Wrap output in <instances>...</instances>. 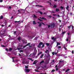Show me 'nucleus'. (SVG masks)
I'll return each mask as SVG.
<instances>
[{"instance_id":"obj_35","label":"nucleus","mask_w":74,"mask_h":74,"mask_svg":"<svg viewBox=\"0 0 74 74\" xmlns=\"http://www.w3.org/2000/svg\"><path fill=\"white\" fill-rule=\"evenodd\" d=\"M71 25H70V26H68V28L69 29H70V28H71Z\"/></svg>"},{"instance_id":"obj_46","label":"nucleus","mask_w":74,"mask_h":74,"mask_svg":"<svg viewBox=\"0 0 74 74\" xmlns=\"http://www.w3.org/2000/svg\"><path fill=\"white\" fill-rule=\"evenodd\" d=\"M5 50L6 51H8V49L6 48V49Z\"/></svg>"},{"instance_id":"obj_59","label":"nucleus","mask_w":74,"mask_h":74,"mask_svg":"<svg viewBox=\"0 0 74 74\" xmlns=\"http://www.w3.org/2000/svg\"><path fill=\"white\" fill-rule=\"evenodd\" d=\"M18 23V21H15V23Z\"/></svg>"},{"instance_id":"obj_5","label":"nucleus","mask_w":74,"mask_h":74,"mask_svg":"<svg viewBox=\"0 0 74 74\" xmlns=\"http://www.w3.org/2000/svg\"><path fill=\"white\" fill-rule=\"evenodd\" d=\"M69 6L67 5V6L66 8V9L68 11H69Z\"/></svg>"},{"instance_id":"obj_58","label":"nucleus","mask_w":74,"mask_h":74,"mask_svg":"<svg viewBox=\"0 0 74 74\" xmlns=\"http://www.w3.org/2000/svg\"><path fill=\"white\" fill-rule=\"evenodd\" d=\"M19 56H21V54H20V53L18 54Z\"/></svg>"},{"instance_id":"obj_21","label":"nucleus","mask_w":74,"mask_h":74,"mask_svg":"<svg viewBox=\"0 0 74 74\" xmlns=\"http://www.w3.org/2000/svg\"><path fill=\"white\" fill-rule=\"evenodd\" d=\"M41 53H42V52H40V53H38V56L40 55V54H41Z\"/></svg>"},{"instance_id":"obj_6","label":"nucleus","mask_w":74,"mask_h":74,"mask_svg":"<svg viewBox=\"0 0 74 74\" xmlns=\"http://www.w3.org/2000/svg\"><path fill=\"white\" fill-rule=\"evenodd\" d=\"M36 7H37V6H38V7H43V6H42L39 5H36Z\"/></svg>"},{"instance_id":"obj_10","label":"nucleus","mask_w":74,"mask_h":74,"mask_svg":"<svg viewBox=\"0 0 74 74\" xmlns=\"http://www.w3.org/2000/svg\"><path fill=\"white\" fill-rule=\"evenodd\" d=\"M33 24L34 25H36V24H37V23H36V22L35 21H33Z\"/></svg>"},{"instance_id":"obj_56","label":"nucleus","mask_w":74,"mask_h":74,"mask_svg":"<svg viewBox=\"0 0 74 74\" xmlns=\"http://www.w3.org/2000/svg\"><path fill=\"white\" fill-rule=\"evenodd\" d=\"M49 27H50V25H48V28H49Z\"/></svg>"},{"instance_id":"obj_30","label":"nucleus","mask_w":74,"mask_h":74,"mask_svg":"<svg viewBox=\"0 0 74 74\" xmlns=\"http://www.w3.org/2000/svg\"><path fill=\"white\" fill-rule=\"evenodd\" d=\"M55 71V69H53L51 71V72H54V71Z\"/></svg>"},{"instance_id":"obj_16","label":"nucleus","mask_w":74,"mask_h":74,"mask_svg":"<svg viewBox=\"0 0 74 74\" xmlns=\"http://www.w3.org/2000/svg\"><path fill=\"white\" fill-rule=\"evenodd\" d=\"M3 18V16H1L0 17V19H2Z\"/></svg>"},{"instance_id":"obj_17","label":"nucleus","mask_w":74,"mask_h":74,"mask_svg":"<svg viewBox=\"0 0 74 74\" xmlns=\"http://www.w3.org/2000/svg\"><path fill=\"white\" fill-rule=\"evenodd\" d=\"M56 11L57 12H58V11H59V9L58 8H56Z\"/></svg>"},{"instance_id":"obj_15","label":"nucleus","mask_w":74,"mask_h":74,"mask_svg":"<svg viewBox=\"0 0 74 74\" xmlns=\"http://www.w3.org/2000/svg\"><path fill=\"white\" fill-rule=\"evenodd\" d=\"M34 52L35 53H36L37 52V50H36V49L35 48L34 49Z\"/></svg>"},{"instance_id":"obj_33","label":"nucleus","mask_w":74,"mask_h":74,"mask_svg":"<svg viewBox=\"0 0 74 74\" xmlns=\"http://www.w3.org/2000/svg\"><path fill=\"white\" fill-rule=\"evenodd\" d=\"M35 71H36V72H40V71L36 69H35Z\"/></svg>"},{"instance_id":"obj_11","label":"nucleus","mask_w":74,"mask_h":74,"mask_svg":"<svg viewBox=\"0 0 74 74\" xmlns=\"http://www.w3.org/2000/svg\"><path fill=\"white\" fill-rule=\"evenodd\" d=\"M33 15H34V18H37V16L35 15V14H34Z\"/></svg>"},{"instance_id":"obj_23","label":"nucleus","mask_w":74,"mask_h":74,"mask_svg":"<svg viewBox=\"0 0 74 74\" xmlns=\"http://www.w3.org/2000/svg\"><path fill=\"white\" fill-rule=\"evenodd\" d=\"M40 68V66H38L36 67V69L38 70V69H39Z\"/></svg>"},{"instance_id":"obj_49","label":"nucleus","mask_w":74,"mask_h":74,"mask_svg":"<svg viewBox=\"0 0 74 74\" xmlns=\"http://www.w3.org/2000/svg\"><path fill=\"white\" fill-rule=\"evenodd\" d=\"M9 8L10 9H11V6H9Z\"/></svg>"},{"instance_id":"obj_8","label":"nucleus","mask_w":74,"mask_h":74,"mask_svg":"<svg viewBox=\"0 0 74 74\" xmlns=\"http://www.w3.org/2000/svg\"><path fill=\"white\" fill-rule=\"evenodd\" d=\"M53 7H54V8H56L57 7V5H56V4H54V6H53Z\"/></svg>"},{"instance_id":"obj_29","label":"nucleus","mask_w":74,"mask_h":74,"mask_svg":"<svg viewBox=\"0 0 74 74\" xmlns=\"http://www.w3.org/2000/svg\"><path fill=\"white\" fill-rule=\"evenodd\" d=\"M54 37L53 36H52V37H51V40H54Z\"/></svg>"},{"instance_id":"obj_34","label":"nucleus","mask_w":74,"mask_h":74,"mask_svg":"<svg viewBox=\"0 0 74 74\" xmlns=\"http://www.w3.org/2000/svg\"><path fill=\"white\" fill-rule=\"evenodd\" d=\"M50 4L51 7H53V5H52L51 4V3H50Z\"/></svg>"},{"instance_id":"obj_55","label":"nucleus","mask_w":74,"mask_h":74,"mask_svg":"<svg viewBox=\"0 0 74 74\" xmlns=\"http://www.w3.org/2000/svg\"><path fill=\"white\" fill-rule=\"evenodd\" d=\"M70 14L71 15H72V14H73V13L71 12L70 13Z\"/></svg>"},{"instance_id":"obj_32","label":"nucleus","mask_w":74,"mask_h":74,"mask_svg":"<svg viewBox=\"0 0 74 74\" xmlns=\"http://www.w3.org/2000/svg\"><path fill=\"white\" fill-rule=\"evenodd\" d=\"M18 48V51H19V50H20V49H22L21 48Z\"/></svg>"},{"instance_id":"obj_45","label":"nucleus","mask_w":74,"mask_h":74,"mask_svg":"<svg viewBox=\"0 0 74 74\" xmlns=\"http://www.w3.org/2000/svg\"><path fill=\"white\" fill-rule=\"evenodd\" d=\"M38 20H39V21H42V20L40 19V18H38Z\"/></svg>"},{"instance_id":"obj_47","label":"nucleus","mask_w":74,"mask_h":74,"mask_svg":"<svg viewBox=\"0 0 74 74\" xmlns=\"http://www.w3.org/2000/svg\"><path fill=\"white\" fill-rule=\"evenodd\" d=\"M72 54H74V51H72Z\"/></svg>"},{"instance_id":"obj_14","label":"nucleus","mask_w":74,"mask_h":74,"mask_svg":"<svg viewBox=\"0 0 74 74\" xmlns=\"http://www.w3.org/2000/svg\"><path fill=\"white\" fill-rule=\"evenodd\" d=\"M12 48H10L9 49V51H12Z\"/></svg>"},{"instance_id":"obj_18","label":"nucleus","mask_w":74,"mask_h":74,"mask_svg":"<svg viewBox=\"0 0 74 74\" xmlns=\"http://www.w3.org/2000/svg\"><path fill=\"white\" fill-rule=\"evenodd\" d=\"M44 61H41L40 63V64H41L43 63H44Z\"/></svg>"},{"instance_id":"obj_37","label":"nucleus","mask_w":74,"mask_h":74,"mask_svg":"<svg viewBox=\"0 0 74 74\" xmlns=\"http://www.w3.org/2000/svg\"><path fill=\"white\" fill-rule=\"evenodd\" d=\"M44 46H45L44 44H43V45L42 46V48H43L44 47Z\"/></svg>"},{"instance_id":"obj_52","label":"nucleus","mask_w":74,"mask_h":74,"mask_svg":"<svg viewBox=\"0 0 74 74\" xmlns=\"http://www.w3.org/2000/svg\"><path fill=\"white\" fill-rule=\"evenodd\" d=\"M65 32H63V33H62V34H64V33H65Z\"/></svg>"},{"instance_id":"obj_7","label":"nucleus","mask_w":74,"mask_h":74,"mask_svg":"<svg viewBox=\"0 0 74 74\" xmlns=\"http://www.w3.org/2000/svg\"><path fill=\"white\" fill-rule=\"evenodd\" d=\"M70 37L69 36L67 38V39L66 40V41H69V38H70Z\"/></svg>"},{"instance_id":"obj_31","label":"nucleus","mask_w":74,"mask_h":74,"mask_svg":"<svg viewBox=\"0 0 74 74\" xmlns=\"http://www.w3.org/2000/svg\"><path fill=\"white\" fill-rule=\"evenodd\" d=\"M52 53L53 55H55V52H52Z\"/></svg>"},{"instance_id":"obj_9","label":"nucleus","mask_w":74,"mask_h":74,"mask_svg":"<svg viewBox=\"0 0 74 74\" xmlns=\"http://www.w3.org/2000/svg\"><path fill=\"white\" fill-rule=\"evenodd\" d=\"M70 69H67L66 70V73H67V72L70 71Z\"/></svg>"},{"instance_id":"obj_44","label":"nucleus","mask_w":74,"mask_h":74,"mask_svg":"<svg viewBox=\"0 0 74 74\" xmlns=\"http://www.w3.org/2000/svg\"><path fill=\"white\" fill-rule=\"evenodd\" d=\"M29 59H30V60H31V61H32V62H33V60H32V59H31V58H29Z\"/></svg>"},{"instance_id":"obj_26","label":"nucleus","mask_w":74,"mask_h":74,"mask_svg":"<svg viewBox=\"0 0 74 74\" xmlns=\"http://www.w3.org/2000/svg\"><path fill=\"white\" fill-rule=\"evenodd\" d=\"M60 8H61V9H62V10H63V9L64 8V7H62V6H61L60 7Z\"/></svg>"},{"instance_id":"obj_27","label":"nucleus","mask_w":74,"mask_h":74,"mask_svg":"<svg viewBox=\"0 0 74 74\" xmlns=\"http://www.w3.org/2000/svg\"><path fill=\"white\" fill-rule=\"evenodd\" d=\"M60 45V43H59V42H58L57 43V45Z\"/></svg>"},{"instance_id":"obj_53","label":"nucleus","mask_w":74,"mask_h":74,"mask_svg":"<svg viewBox=\"0 0 74 74\" xmlns=\"http://www.w3.org/2000/svg\"><path fill=\"white\" fill-rule=\"evenodd\" d=\"M41 23H42V25H45V24H44V23L42 22Z\"/></svg>"},{"instance_id":"obj_1","label":"nucleus","mask_w":74,"mask_h":74,"mask_svg":"<svg viewBox=\"0 0 74 74\" xmlns=\"http://www.w3.org/2000/svg\"><path fill=\"white\" fill-rule=\"evenodd\" d=\"M55 26V23H53L51 24L50 27L51 28H52V27H54Z\"/></svg>"},{"instance_id":"obj_50","label":"nucleus","mask_w":74,"mask_h":74,"mask_svg":"<svg viewBox=\"0 0 74 74\" xmlns=\"http://www.w3.org/2000/svg\"><path fill=\"white\" fill-rule=\"evenodd\" d=\"M0 3H1V2H3V0H0Z\"/></svg>"},{"instance_id":"obj_61","label":"nucleus","mask_w":74,"mask_h":74,"mask_svg":"<svg viewBox=\"0 0 74 74\" xmlns=\"http://www.w3.org/2000/svg\"><path fill=\"white\" fill-rule=\"evenodd\" d=\"M55 40H56V38H55L54 40H53V41H55Z\"/></svg>"},{"instance_id":"obj_54","label":"nucleus","mask_w":74,"mask_h":74,"mask_svg":"<svg viewBox=\"0 0 74 74\" xmlns=\"http://www.w3.org/2000/svg\"><path fill=\"white\" fill-rule=\"evenodd\" d=\"M16 33V31H15L14 32V34H15Z\"/></svg>"},{"instance_id":"obj_36","label":"nucleus","mask_w":74,"mask_h":74,"mask_svg":"<svg viewBox=\"0 0 74 74\" xmlns=\"http://www.w3.org/2000/svg\"><path fill=\"white\" fill-rule=\"evenodd\" d=\"M74 32V29H73L71 33H73Z\"/></svg>"},{"instance_id":"obj_48","label":"nucleus","mask_w":74,"mask_h":74,"mask_svg":"<svg viewBox=\"0 0 74 74\" xmlns=\"http://www.w3.org/2000/svg\"><path fill=\"white\" fill-rule=\"evenodd\" d=\"M58 48H61V46H59L58 47Z\"/></svg>"},{"instance_id":"obj_39","label":"nucleus","mask_w":74,"mask_h":74,"mask_svg":"<svg viewBox=\"0 0 74 74\" xmlns=\"http://www.w3.org/2000/svg\"><path fill=\"white\" fill-rule=\"evenodd\" d=\"M18 40H19V41H20V40H21V38L20 37H19L18 38Z\"/></svg>"},{"instance_id":"obj_4","label":"nucleus","mask_w":74,"mask_h":74,"mask_svg":"<svg viewBox=\"0 0 74 74\" xmlns=\"http://www.w3.org/2000/svg\"><path fill=\"white\" fill-rule=\"evenodd\" d=\"M37 60H35L34 62L33 63V64H35L37 63V62H36Z\"/></svg>"},{"instance_id":"obj_62","label":"nucleus","mask_w":74,"mask_h":74,"mask_svg":"<svg viewBox=\"0 0 74 74\" xmlns=\"http://www.w3.org/2000/svg\"><path fill=\"white\" fill-rule=\"evenodd\" d=\"M1 26L2 27H4V25H2Z\"/></svg>"},{"instance_id":"obj_51","label":"nucleus","mask_w":74,"mask_h":74,"mask_svg":"<svg viewBox=\"0 0 74 74\" xmlns=\"http://www.w3.org/2000/svg\"><path fill=\"white\" fill-rule=\"evenodd\" d=\"M20 47H23V45H20Z\"/></svg>"},{"instance_id":"obj_12","label":"nucleus","mask_w":74,"mask_h":74,"mask_svg":"<svg viewBox=\"0 0 74 74\" xmlns=\"http://www.w3.org/2000/svg\"><path fill=\"white\" fill-rule=\"evenodd\" d=\"M44 56V54H42L41 55V56H40V58H42V57Z\"/></svg>"},{"instance_id":"obj_60","label":"nucleus","mask_w":74,"mask_h":74,"mask_svg":"<svg viewBox=\"0 0 74 74\" xmlns=\"http://www.w3.org/2000/svg\"><path fill=\"white\" fill-rule=\"evenodd\" d=\"M13 62H15V61H14V59H13Z\"/></svg>"},{"instance_id":"obj_20","label":"nucleus","mask_w":74,"mask_h":74,"mask_svg":"<svg viewBox=\"0 0 74 74\" xmlns=\"http://www.w3.org/2000/svg\"><path fill=\"white\" fill-rule=\"evenodd\" d=\"M30 44H31L30 43H29L27 44L26 45H27V46H28V45H30Z\"/></svg>"},{"instance_id":"obj_64","label":"nucleus","mask_w":74,"mask_h":74,"mask_svg":"<svg viewBox=\"0 0 74 74\" xmlns=\"http://www.w3.org/2000/svg\"><path fill=\"white\" fill-rule=\"evenodd\" d=\"M57 67H58V65H56V68Z\"/></svg>"},{"instance_id":"obj_3","label":"nucleus","mask_w":74,"mask_h":74,"mask_svg":"<svg viewBox=\"0 0 74 74\" xmlns=\"http://www.w3.org/2000/svg\"><path fill=\"white\" fill-rule=\"evenodd\" d=\"M25 72H27V73H29V71H30V69H25Z\"/></svg>"},{"instance_id":"obj_28","label":"nucleus","mask_w":74,"mask_h":74,"mask_svg":"<svg viewBox=\"0 0 74 74\" xmlns=\"http://www.w3.org/2000/svg\"><path fill=\"white\" fill-rule=\"evenodd\" d=\"M42 24L41 23H40L39 24V26H41Z\"/></svg>"},{"instance_id":"obj_41","label":"nucleus","mask_w":74,"mask_h":74,"mask_svg":"<svg viewBox=\"0 0 74 74\" xmlns=\"http://www.w3.org/2000/svg\"><path fill=\"white\" fill-rule=\"evenodd\" d=\"M48 50H47L46 51H45V53H47V52H48Z\"/></svg>"},{"instance_id":"obj_22","label":"nucleus","mask_w":74,"mask_h":74,"mask_svg":"<svg viewBox=\"0 0 74 74\" xmlns=\"http://www.w3.org/2000/svg\"><path fill=\"white\" fill-rule=\"evenodd\" d=\"M46 44L47 45V46H48L49 45V43H46Z\"/></svg>"},{"instance_id":"obj_57","label":"nucleus","mask_w":74,"mask_h":74,"mask_svg":"<svg viewBox=\"0 0 74 74\" xmlns=\"http://www.w3.org/2000/svg\"><path fill=\"white\" fill-rule=\"evenodd\" d=\"M53 16H56V14H53Z\"/></svg>"},{"instance_id":"obj_2","label":"nucleus","mask_w":74,"mask_h":74,"mask_svg":"<svg viewBox=\"0 0 74 74\" xmlns=\"http://www.w3.org/2000/svg\"><path fill=\"white\" fill-rule=\"evenodd\" d=\"M41 45H43V43L41 42H40L39 44V45H38V47L40 48V47H41Z\"/></svg>"},{"instance_id":"obj_24","label":"nucleus","mask_w":74,"mask_h":74,"mask_svg":"<svg viewBox=\"0 0 74 74\" xmlns=\"http://www.w3.org/2000/svg\"><path fill=\"white\" fill-rule=\"evenodd\" d=\"M39 13L41 14V15H42V12H41L39 11Z\"/></svg>"},{"instance_id":"obj_42","label":"nucleus","mask_w":74,"mask_h":74,"mask_svg":"<svg viewBox=\"0 0 74 74\" xmlns=\"http://www.w3.org/2000/svg\"><path fill=\"white\" fill-rule=\"evenodd\" d=\"M1 47H5V46L4 45H2Z\"/></svg>"},{"instance_id":"obj_63","label":"nucleus","mask_w":74,"mask_h":74,"mask_svg":"<svg viewBox=\"0 0 74 74\" xmlns=\"http://www.w3.org/2000/svg\"><path fill=\"white\" fill-rule=\"evenodd\" d=\"M43 14H47V13H45V12L44 13H43Z\"/></svg>"},{"instance_id":"obj_43","label":"nucleus","mask_w":74,"mask_h":74,"mask_svg":"<svg viewBox=\"0 0 74 74\" xmlns=\"http://www.w3.org/2000/svg\"><path fill=\"white\" fill-rule=\"evenodd\" d=\"M20 52H23V50H21L20 51Z\"/></svg>"},{"instance_id":"obj_38","label":"nucleus","mask_w":74,"mask_h":74,"mask_svg":"<svg viewBox=\"0 0 74 74\" xmlns=\"http://www.w3.org/2000/svg\"><path fill=\"white\" fill-rule=\"evenodd\" d=\"M56 71H58V70H59V69H58V68H57L56 69Z\"/></svg>"},{"instance_id":"obj_13","label":"nucleus","mask_w":74,"mask_h":74,"mask_svg":"<svg viewBox=\"0 0 74 74\" xmlns=\"http://www.w3.org/2000/svg\"><path fill=\"white\" fill-rule=\"evenodd\" d=\"M25 69H28V68H29V66H25Z\"/></svg>"},{"instance_id":"obj_40","label":"nucleus","mask_w":74,"mask_h":74,"mask_svg":"<svg viewBox=\"0 0 74 74\" xmlns=\"http://www.w3.org/2000/svg\"><path fill=\"white\" fill-rule=\"evenodd\" d=\"M27 47V45H26L25 46H23V47H24L23 48H25V47Z\"/></svg>"},{"instance_id":"obj_25","label":"nucleus","mask_w":74,"mask_h":74,"mask_svg":"<svg viewBox=\"0 0 74 74\" xmlns=\"http://www.w3.org/2000/svg\"><path fill=\"white\" fill-rule=\"evenodd\" d=\"M64 48L65 49V50H67V48L65 47V46L64 45Z\"/></svg>"},{"instance_id":"obj_19","label":"nucleus","mask_w":74,"mask_h":74,"mask_svg":"<svg viewBox=\"0 0 74 74\" xmlns=\"http://www.w3.org/2000/svg\"><path fill=\"white\" fill-rule=\"evenodd\" d=\"M56 16H57V18H59L60 17V16H59V15H56Z\"/></svg>"}]
</instances>
